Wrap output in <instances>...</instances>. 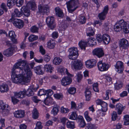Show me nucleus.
Returning a JSON list of instances; mask_svg holds the SVG:
<instances>
[{"label":"nucleus","mask_w":129,"mask_h":129,"mask_svg":"<svg viewBox=\"0 0 129 129\" xmlns=\"http://www.w3.org/2000/svg\"><path fill=\"white\" fill-rule=\"evenodd\" d=\"M11 79L14 83L24 84L29 82L32 73L25 61L19 60L14 65L11 70Z\"/></svg>","instance_id":"f257e3e1"},{"label":"nucleus","mask_w":129,"mask_h":129,"mask_svg":"<svg viewBox=\"0 0 129 129\" xmlns=\"http://www.w3.org/2000/svg\"><path fill=\"white\" fill-rule=\"evenodd\" d=\"M114 29L116 32L122 29L125 33H129V22L125 21L122 19L118 21L114 26Z\"/></svg>","instance_id":"f03ea898"},{"label":"nucleus","mask_w":129,"mask_h":129,"mask_svg":"<svg viewBox=\"0 0 129 129\" xmlns=\"http://www.w3.org/2000/svg\"><path fill=\"white\" fill-rule=\"evenodd\" d=\"M37 5L34 1H31L28 2L26 6L21 7L20 10L24 15L26 17H28L30 14L29 9L32 10L34 11L37 8Z\"/></svg>","instance_id":"7ed1b4c3"},{"label":"nucleus","mask_w":129,"mask_h":129,"mask_svg":"<svg viewBox=\"0 0 129 129\" xmlns=\"http://www.w3.org/2000/svg\"><path fill=\"white\" fill-rule=\"evenodd\" d=\"M68 12L72 13L79 7L78 0H70L66 3Z\"/></svg>","instance_id":"20e7f679"},{"label":"nucleus","mask_w":129,"mask_h":129,"mask_svg":"<svg viewBox=\"0 0 129 129\" xmlns=\"http://www.w3.org/2000/svg\"><path fill=\"white\" fill-rule=\"evenodd\" d=\"M66 73L68 76V77H65L63 78L61 80V85L64 86H66L70 84L72 81L71 77L73 76V75L69 73L67 69L66 70Z\"/></svg>","instance_id":"39448f33"},{"label":"nucleus","mask_w":129,"mask_h":129,"mask_svg":"<svg viewBox=\"0 0 129 129\" xmlns=\"http://www.w3.org/2000/svg\"><path fill=\"white\" fill-rule=\"evenodd\" d=\"M69 58L71 59L74 60L77 58L78 56V51L76 47H72L70 48L68 50Z\"/></svg>","instance_id":"423d86ee"},{"label":"nucleus","mask_w":129,"mask_h":129,"mask_svg":"<svg viewBox=\"0 0 129 129\" xmlns=\"http://www.w3.org/2000/svg\"><path fill=\"white\" fill-rule=\"evenodd\" d=\"M120 50L122 52H124L129 47V44L128 41L125 39H120L118 42Z\"/></svg>","instance_id":"0eeeda50"},{"label":"nucleus","mask_w":129,"mask_h":129,"mask_svg":"<svg viewBox=\"0 0 129 129\" xmlns=\"http://www.w3.org/2000/svg\"><path fill=\"white\" fill-rule=\"evenodd\" d=\"M38 11L37 13H39L44 15L45 14H47L49 12L50 7L47 5L40 4L38 6Z\"/></svg>","instance_id":"6e6552de"},{"label":"nucleus","mask_w":129,"mask_h":129,"mask_svg":"<svg viewBox=\"0 0 129 129\" xmlns=\"http://www.w3.org/2000/svg\"><path fill=\"white\" fill-rule=\"evenodd\" d=\"M98 69L101 71H107L110 67V65L108 64L103 62L102 61H99L97 63Z\"/></svg>","instance_id":"1a4fd4ad"},{"label":"nucleus","mask_w":129,"mask_h":129,"mask_svg":"<svg viewBox=\"0 0 129 129\" xmlns=\"http://www.w3.org/2000/svg\"><path fill=\"white\" fill-rule=\"evenodd\" d=\"M115 69L118 73H121L124 69L123 63L120 61H117L115 65Z\"/></svg>","instance_id":"9d476101"},{"label":"nucleus","mask_w":129,"mask_h":129,"mask_svg":"<svg viewBox=\"0 0 129 129\" xmlns=\"http://www.w3.org/2000/svg\"><path fill=\"white\" fill-rule=\"evenodd\" d=\"M71 65L72 68L75 70H80L82 68L83 65L82 62L79 60H77L72 62Z\"/></svg>","instance_id":"9b49d317"},{"label":"nucleus","mask_w":129,"mask_h":129,"mask_svg":"<svg viewBox=\"0 0 129 129\" xmlns=\"http://www.w3.org/2000/svg\"><path fill=\"white\" fill-rule=\"evenodd\" d=\"M46 21L48 26L51 29H53L55 26L54 18L53 17H48L46 19Z\"/></svg>","instance_id":"f8f14e48"},{"label":"nucleus","mask_w":129,"mask_h":129,"mask_svg":"<svg viewBox=\"0 0 129 129\" xmlns=\"http://www.w3.org/2000/svg\"><path fill=\"white\" fill-rule=\"evenodd\" d=\"M108 6L106 5L104 7L103 11L99 14L98 17L100 20H104L105 19L106 16L108 13Z\"/></svg>","instance_id":"ddd939ff"},{"label":"nucleus","mask_w":129,"mask_h":129,"mask_svg":"<svg viewBox=\"0 0 129 129\" xmlns=\"http://www.w3.org/2000/svg\"><path fill=\"white\" fill-rule=\"evenodd\" d=\"M38 88L39 87H35L33 85L30 86L26 91L25 90V95L29 96L33 95L34 94V92L36 91Z\"/></svg>","instance_id":"4468645a"},{"label":"nucleus","mask_w":129,"mask_h":129,"mask_svg":"<svg viewBox=\"0 0 129 129\" xmlns=\"http://www.w3.org/2000/svg\"><path fill=\"white\" fill-rule=\"evenodd\" d=\"M10 107L7 104H5L3 101L0 100V110L3 112L8 113L10 110Z\"/></svg>","instance_id":"2eb2a0df"},{"label":"nucleus","mask_w":129,"mask_h":129,"mask_svg":"<svg viewBox=\"0 0 129 129\" xmlns=\"http://www.w3.org/2000/svg\"><path fill=\"white\" fill-rule=\"evenodd\" d=\"M93 53L99 58L102 57L104 54L103 49L101 48H95L93 50Z\"/></svg>","instance_id":"dca6fc26"},{"label":"nucleus","mask_w":129,"mask_h":129,"mask_svg":"<svg viewBox=\"0 0 129 129\" xmlns=\"http://www.w3.org/2000/svg\"><path fill=\"white\" fill-rule=\"evenodd\" d=\"M96 62V61L95 59L88 60L85 62L86 66L87 68H92L95 66Z\"/></svg>","instance_id":"f3484780"},{"label":"nucleus","mask_w":129,"mask_h":129,"mask_svg":"<svg viewBox=\"0 0 129 129\" xmlns=\"http://www.w3.org/2000/svg\"><path fill=\"white\" fill-rule=\"evenodd\" d=\"M13 24L15 26L19 28L23 27L24 25V22L22 20L17 19L15 20Z\"/></svg>","instance_id":"a211bd4d"},{"label":"nucleus","mask_w":129,"mask_h":129,"mask_svg":"<svg viewBox=\"0 0 129 129\" xmlns=\"http://www.w3.org/2000/svg\"><path fill=\"white\" fill-rule=\"evenodd\" d=\"M125 108V107L123 106L120 103H118L116 105L115 110L116 111L118 114L119 115L121 114L122 112Z\"/></svg>","instance_id":"6ab92c4d"},{"label":"nucleus","mask_w":129,"mask_h":129,"mask_svg":"<svg viewBox=\"0 0 129 129\" xmlns=\"http://www.w3.org/2000/svg\"><path fill=\"white\" fill-rule=\"evenodd\" d=\"M14 116L18 118H21L24 117L25 114L23 110H18L16 111L14 113Z\"/></svg>","instance_id":"aec40b11"},{"label":"nucleus","mask_w":129,"mask_h":129,"mask_svg":"<svg viewBox=\"0 0 129 129\" xmlns=\"http://www.w3.org/2000/svg\"><path fill=\"white\" fill-rule=\"evenodd\" d=\"M14 96L18 98H22L25 97V90L24 89L23 91L18 92H14Z\"/></svg>","instance_id":"412c9836"},{"label":"nucleus","mask_w":129,"mask_h":129,"mask_svg":"<svg viewBox=\"0 0 129 129\" xmlns=\"http://www.w3.org/2000/svg\"><path fill=\"white\" fill-rule=\"evenodd\" d=\"M9 89L8 85L3 83L0 85V91L2 93L5 92L9 90Z\"/></svg>","instance_id":"4be33fe9"},{"label":"nucleus","mask_w":129,"mask_h":129,"mask_svg":"<svg viewBox=\"0 0 129 129\" xmlns=\"http://www.w3.org/2000/svg\"><path fill=\"white\" fill-rule=\"evenodd\" d=\"M86 42L87 44L90 46H92L96 44L95 39L94 38L92 37L88 38L87 39Z\"/></svg>","instance_id":"5701e85b"},{"label":"nucleus","mask_w":129,"mask_h":129,"mask_svg":"<svg viewBox=\"0 0 129 129\" xmlns=\"http://www.w3.org/2000/svg\"><path fill=\"white\" fill-rule=\"evenodd\" d=\"M9 35L13 42L14 43H16L17 40L15 38L16 36L15 32L12 30L10 31L9 32Z\"/></svg>","instance_id":"b1692460"},{"label":"nucleus","mask_w":129,"mask_h":129,"mask_svg":"<svg viewBox=\"0 0 129 129\" xmlns=\"http://www.w3.org/2000/svg\"><path fill=\"white\" fill-rule=\"evenodd\" d=\"M103 41L105 44H108L110 41V36L106 34H105L103 35Z\"/></svg>","instance_id":"393cba45"},{"label":"nucleus","mask_w":129,"mask_h":129,"mask_svg":"<svg viewBox=\"0 0 129 129\" xmlns=\"http://www.w3.org/2000/svg\"><path fill=\"white\" fill-rule=\"evenodd\" d=\"M13 48H9L5 50L3 52V54L7 57L11 56L13 54Z\"/></svg>","instance_id":"a878e982"},{"label":"nucleus","mask_w":129,"mask_h":129,"mask_svg":"<svg viewBox=\"0 0 129 129\" xmlns=\"http://www.w3.org/2000/svg\"><path fill=\"white\" fill-rule=\"evenodd\" d=\"M87 44L86 42L84 40H81L78 43L79 47L82 49L85 50V47L87 46Z\"/></svg>","instance_id":"bb28decb"},{"label":"nucleus","mask_w":129,"mask_h":129,"mask_svg":"<svg viewBox=\"0 0 129 129\" xmlns=\"http://www.w3.org/2000/svg\"><path fill=\"white\" fill-rule=\"evenodd\" d=\"M55 13L56 15L58 17H61L63 16V13L62 11L60 8L57 7L55 8Z\"/></svg>","instance_id":"cd10ccee"},{"label":"nucleus","mask_w":129,"mask_h":129,"mask_svg":"<svg viewBox=\"0 0 129 129\" xmlns=\"http://www.w3.org/2000/svg\"><path fill=\"white\" fill-rule=\"evenodd\" d=\"M77 21L79 22L80 23L83 24L85 23L86 19L84 16L82 15H80L77 18Z\"/></svg>","instance_id":"c85d7f7f"},{"label":"nucleus","mask_w":129,"mask_h":129,"mask_svg":"<svg viewBox=\"0 0 129 129\" xmlns=\"http://www.w3.org/2000/svg\"><path fill=\"white\" fill-rule=\"evenodd\" d=\"M55 43L54 41L51 40L47 42V46L50 49L53 48L55 46Z\"/></svg>","instance_id":"c756f323"},{"label":"nucleus","mask_w":129,"mask_h":129,"mask_svg":"<svg viewBox=\"0 0 129 129\" xmlns=\"http://www.w3.org/2000/svg\"><path fill=\"white\" fill-rule=\"evenodd\" d=\"M62 61V59L59 57H55L53 61V64L55 65H58L60 64Z\"/></svg>","instance_id":"7c9ffc66"},{"label":"nucleus","mask_w":129,"mask_h":129,"mask_svg":"<svg viewBox=\"0 0 129 129\" xmlns=\"http://www.w3.org/2000/svg\"><path fill=\"white\" fill-rule=\"evenodd\" d=\"M44 68L45 70L48 72L51 73L53 70V68L50 64H47L44 65Z\"/></svg>","instance_id":"2f4dec72"},{"label":"nucleus","mask_w":129,"mask_h":129,"mask_svg":"<svg viewBox=\"0 0 129 129\" xmlns=\"http://www.w3.org/2000/svg\"><path fill=\"white\" fill-rule=\"evenodd\" d=\"M35 72L37 74L42 75L43 74V72L42 70V68L40 66H38L34 68Z\"/></svg>","instance_id":"473e14b6"},{"label":"nucleus","mask_w":129,"mask_h":129,"mask_svg":"<svg viewBox=\"0 0 129 129\" xmlns=\"http://www.w3.org/2000/svg\"><path fill=\"white\" fill-rule=\"evenodd\" d=\"M53 100L50 97L48 96L44 100V103L46 105H49L52 103Z\"/></svg>","instance_id":"72a5a7b5"},{"label":"nucleus","mask_w":129,"mask_h":129,"mask_svg":"<svg viewBox=\"0 0 129 129\" xmlns=\"http://www.w3.org/2000/svg\"><path fill=\"white\" fill-rule=\"evenodd\" d=\"M114 85L115 89L118 90L122 88V83L120 81H118L114 84Z\"/></svg>","instance_id":"f704fd0d"},{"label":"nucleus","mask_w":129,"mask_h":129,"mask_svg":"<svg viewBox=\"0 0 129 129\" xmlns=\"http://www.w3.org/2000/svg\"><path fill=\"white\" fill-rule=\"evenodd\" d=\"M66 126L67 128L73 129L75 127L74 123L73 121H68L67 123Z\"/></svg>","instance_id":"c9c22d12"},{"label":"nucleus","mask_w":129,"mask_h":129,"mask_svg":"<svg viewBox=\"0 0 129 129\" xmlns=\"http://www.w3.org/2000/svg\"><path fill=\"white\" fill-rule=\"evenodd\" d=\"M77 116L78 115L76 112H71L70 115H69V119L72 120H75L76 119Z\"/></svg>","instance_id":"e433bc0d"},{"label":"nucleus","mask_w":129,"mask_h":129,"mask_svg":"<svg viewBox=\"0 0 129 129\" xmlns=\"http://www.w3.org/2000/svg\"><path fill=\"white\" fill-rule=\"evenodd\" d=\"M32 117L34 119H37L38 117L39 113L37 110L36 108L33 110L32 112Z\"/></svg>","instance_id":"4c0bfd02"},{"label":"nucleus","mask_w":129,"mask_h":129,"mask_svg":"<svg viewBox=\"0 0 129 129\" xmlns=\"http://www.w3.org/2000/svg\"><path fill=\"white\" fill-rule=\"evenodd\" d=\"M124 124L125 125H129V115H124L123 118Z\"/></svg>","instance_id":"58836bf2"},{"label":"nucleus","mask_w":129,"mask_h":129,"mask_svg":"<svg viewBox=\"0 0 129 129\" xmlns=\"http://www.w3.org/2000/svg\"><path fill=\"white\" fill-rule=\"evenodd\" d=\"M59 106L57 105L53 107L51 111L52 114L55 115H56L59 111Z\"/></svg>","instance_id":"ea45409f"},{"label":"nucleus","mask_w":129,"mask_h":129,"mask_svg":"<svg viewBox=\"0 0 129 129\" xmlns=\"http://www.w3.org/2000/svg\"><path fill=\"white\" fill-rule=\"evenodd\" d=\"M101 109L104 111H107V110L108 105L107 103L103 102L101 105Z\"/></svg>","instance_id":"a19ab883"},{"label":"nucleus","mask_w":129,"mask_h":129,"mask_svg":"<svg viewBox=\"0 0 129 129\" xmlns=\"http://www.w3.org/2000/svg\"><path fill=\"white\" fill-rule=\"evenodd\" d=\"M83 75L80 72H78L75 76L78 82H79L82 78Z\"/></svg>","instance_id":"79ce46f5"},{"label":"nucleus","mask_w":129,"mask_h":129,"mask_svg":"<svg viewBox=\"0 0 129 129\" xmlns=\"http://www.w3.org/2000/svg\"><path fill=\"white\" fill-rule=\"evenodd\" d=\"M15 2V0H8L7 3L8 7H9L10 8L12 7V6L14 5Z\"/></svg>","instance_id":"37998d69"},{"label":"nucleus","mask_w":129,"mask_h":129,"mask_svg":"<svg viewBox=\"0 0 129 129\" xmlns=\"http://www.w3.org/2000/svg\"><path fill=\"white\" fill-rule=\"evenodd\" d=\"M14 16H15L20 17L22 15V14L23 13L21 11V12L19 11L18 9H16L14 10Z\"/></svg>","instance_id":"c03bdc74"},{"label":"nucleus","mask_w":129,"mask_h":129,"mask_svg":"<svg viewBox=\"0 0 129 129\" xmlns=\"http://www.w3.org/2000/svg\"><path fill=\"white\" fill-rule=\"evenodd\" d=\"M38 37L37 36L34 35H30L28 38V40L30 42H33L37 39Z\"/></svg>","instance_id":"a18cd8bd"},{"label":"nucleus","mask_w":129,"mask_h":129,"mask_svg":"<svg viewBox=\"0 0 129 129\" xmlns=\"http://www.w3.org/2000/svg\"><path fill=\"white\" fill-rule=\"evenodd\" d=\"M38 28L35 25L32 26L30 28V31L32 33H37L38 32Z\"/></svg>","instance_id":"49530a36"},{"label":"nucleus","mask_w":129,"mask_h":129,"mask_svg":"<svg viewBox=\"0 0 129 129\" xmlns=\"http://www.w3.org/2000/svg\"><path fill=\"white\" fill-rule=\"evenodd\" d=\"M104 77L107 80V82L110 83V84L112 83V79L109 75L107 74H105L104 75Z\"/></svg>","instance_id":"de8ad7c7"},{"label":"nucleus","mask_w":129,"mask_h":129,"mask_svg":"<svg viewBox=\"0 0 129 129\" xmlns=\"http://www.w3.org/2000/svg\"><path fill=\"white\" fill-rule=\"evenodd\" d=\"M15 2L16 6L18 7H20L23 4L24 0H16Z\"/></svg>","instance_id":"09e8293b"},{"label":"nucleus","mask_w":129,"mask_h":129,"mask_svg":"<svg viewBox=\"0 0 129 129\" xmlns=\"http://www.w3.org/2000/svg\"><path fill=\"white\" fill-rule=\"evenodd\" d=\"M76 88L74 87H70L68 90V92L71 94H75L76 92Z\"/></svg>","instance_id":"8fccbe9b"},{"label":"nucleus","mask_w":129,"mask_h":129,"mask_svg":"<svg viewBox=\"0 0 129 129\" xmlns=\"http://www.w3.org/2000/svg\"><path fill=\"white\" fill-rule=\"evenodd\" d=\"M106 111H104L102 109L99 110L97 111V114L98 116H103L105 114V112Z\"/></svg>","instance_id":"3c124183"},{"label":"nucleus","mask_w":129,"mask_h":129,"mask_svg":"<svg viewBox=\"0 0 129 129\" xmlns=\"http://www.w3.org/2000/svg\"><path fill=\"white\" fill-rule=\"evenodd\" d=\"M96 40L99 43H100L102 41H103V36H102L100 34H98L96 36Z\"/></svg>","instance_id":"603ef678"},{"label":"nucleus","mask_w":129,"mask_h":129,"mask_svg":"<svg viewBox=\"0 0 129 129\" xmlns=\"http://www.w3.org/2000/svg\"><path fill=\"white\" fill-rule=\"evenodd\" d=\"M36 127L34 129H42L43 126L41 122L40 121L36 123Z\"/></svg>","instance_id":"864d4df0"},{"label":"nucleus","mask_w":129,"mask_h":129,"mask_svg":"<svg viewBox=\"0 0 129 129\" xmlns=\"http://www.w3.org/2000/svg\"><path fill=\"white\" fill-rule=\"evenodd\" d=\"M111 91L110 90H107L106 91L105 96H103V99L106 100L108 99L109 98V94L111 93Z\"/></svg>","instance_id":"5fc2aeb1"},{"label":"nucleus","mask_w":129,"mask_h":129,"mask_svg":"<svg viewBox=\"0 0 129 129\" xmlns=\"http://www.w3.org/2000/svg\"><path fill=\"white\" fill-rule=\"evenodd\" d=\"M93 87L94 90L96 92H98L99 89L98 87V84L97 83H95L93 85Z\"/></svg>","instance_id":"6e6d98bb"},{"label":"nucleus","mask_w":129,"mask_h":129,"mask_svg":"<svg viewBox=\"0 0 129 129\" xmlns=\"http://www.w3.org/2000/svg\"><path fill=\"white\" fill-rule=\"evenodd\" d=\"M45 95H47L50 96L53 94V91L51 89H49L47 90H45Z\"/></svg>","instance_id":"4d7b16f0"},{"label":"nucleus","mask_w":129,"mask_h":129,"mask_svg":"<svg viewBox=\"0 0 129 129\" xmlns=\"http://www.w3.org/2000/svg\"><path fill=\"white\" fill-rule=\"evenodd\" d=\"M57 71L61 73L62 75H63V72L64 71V69L63 67L62 66L58 67L57 69Z\"/></svg>","instance_id":"13d9d810"},{"label":"nucleus","mask_w":129,"mask_h":129,"mask_svg":"<svg viewBox=\"0 0 129 129\" xmlns=\"http://www.w3.org/2000/svg\"><path fill=\"white\" fill-rule=\"evenodd\" d=\"M54 97L56 99L61 100L62 99V95L61 94H55L53 95Z\"/></svg>","instance_id":"bf43d9fd"},{"label":"nucleus","mask_w":129,"mask_h":129,"mask_svg":"<svg viewBox=\"0 0 129 129\" xmlns=\"http://www.w3.org/2000/svg\"><path fill=\"white\" fill-rule=\"evenodd\" d=\"M117 117V113L115 111H113L112 114V120L115 121Z\"/></svg>","instance_id":"052dcab7"},{"label":"nucleus","mask_w":129,"mask_h":129,"mask_svg":"<svg viewBox=\"0 0 129 129\" xmlns=\"http://www.w3.org/2000/svg\"><path fill=\"white\" fill-rule=\"evenodd\" d=\"M61 111L62 113H68L69 111V110L67 108H65L62 107L61 108Z\"/></svg>","instance_id":"680f3d73"},{"label":"nucleus","mask_w":129,"mask_h":129,"mask_svg":"<svg viewBox=\"0 0 129 129\" xmlns=\"http://www.w3.org/2000/svg\"><path fill=\"white\" fill-rule=\"evenodd\" d=\"M45 90L43 89L40 90L38 93V95L41 96L43 95H45Z\"/></svg>","instance_id":"e2e57ef3"},{"label":"nucleus","mask_w":129,"mask_h":129,"mask_svg":"<svg viewBox=\"0 0 129 129\" xmlns=\"http://www.w3.org/2000/svg\"><path fill=\"white\" fill-rule=\"evenodd\" d=\"M58 33L56 31L53 32L52 34V37L54 39H56L58 37Z\"/></svg>","instance_id":"0e129e2a"},{"label":"nucleus","mask_w":129,"mask_h":129,"mask_svg":"<svg viewBox=\"0 0 129 129\" xmlns=\"http://www.w3.org/2000/svg\"><path fill=\"white\" fill-rule=\"evenodd\" d=\"M44 59L45 61L47 62L50 60V57L48 55H46L44 56Z\"/></svg>","instance_id":"69168bd1"},{"label":"nucleus","mask_w":129,"mask_h":129,"mask_svg":"<svg viewBox=\"0 0 129 129\" xmlns=\"http://www.w3.org/2000/svg\"><path fill=\"white\" fill-rule=\"evenodd\" d=\"M11 99L12 101L14 104H15L19 102V100L15 97V96L12 97Z\"/></svg>","instance_id":"338daca9"},{"label":"nucleus","mask_w":129,"mask_h":129,"mask_svg":"<svg viewBox=\"0 0 129 129\" xmlns=\"http://www.w3.org/2000/svg\"><path fill=\"white\" fill-rule=\"evenodd\" d=\"M1 8H2L5 12L7 11V8L6 5L5 3H2L1 5Z\"/></svg>","instance_id":"774afa93"}]
</instances>
